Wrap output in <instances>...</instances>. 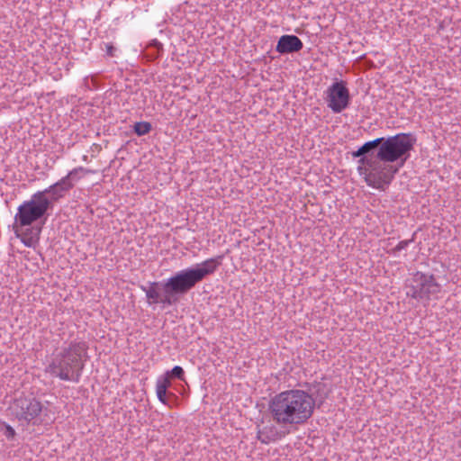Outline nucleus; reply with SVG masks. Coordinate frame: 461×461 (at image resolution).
Masks as SVG:
<instances>
[{"label":"nucleus","instance_id":"f257e3e1","mask_svg":"<svg viewBox=\"0 0 461 461\" xmlns=\"http://www.w3.org/2000/svg\"><path fill=\"white\" fill-rule=\"evenodd\" d=\"M314 409L313 396L302 389L281 392L268 402L273 421L282 428L305 424L312 416Z\"/></svg>","mask_w":461,"mask_h":461},{"label":"nucleus","instance_id":"9d476101","mask_svg":"<svg viewBox=\"0 0 461 461\" xmlns=\"http://www.w3.org/2000/svg\"><path fill=\"white\" fill-rule=\"evenodd\" d=\"M140 289L145 293L149 305L160 303L166 307L173 305L177 301V298H172L171 294L168 295L163 291V281L149 282L148 285H141Z\"/></svg>","mask_w":461,"mask_h":461},{"label":"nucleus","instance_id":"39448f33","mask_svg":"<svg viewBox=\"0 0 461 461\" xmlns=\"http://www.w3.org/2000/svg\"><path fill=\"white\" fill-rule=\"evenodd\" d=\"M382 162L377 158L370 157H362L358 160V174L364 177L367 185L376 189L389 185L398 171L397 167Z\"/></svg>","mask_w":461,"mask_h":461},{"label":"nucleus","instance_id":"9b49d317","mask_svg":"<svg viewBox=\"0 0 461 461\" xmlns=\"http://www.w3.org/2000/svg\"><path fill=\"white\" fill-rule=\"evenodd\" d=\"M277 424L269 423L262 427H258L257 438L262 444H270L278 441L285 436V432L280 429Z\"/></svg>","mask_w":461,"mask_h":461},{"label":"nucleus","instance_id":"6ab92c4d","mask_svg":"<svg viewBox=\"0 0 461 461\" xmlns=\"http://www.w3.org/2000/svg\"><path fill=\"white\" fill-rule=\"evenodd\" d=\"M4 434H5V436L6 437L7 439L13 440L14 438L15 435H16V432H15L14 429L12 426H10L9 424L5 423Z\"/></svg>","mask_w":461,"mask_h":461},{"label":"nucleus","instance_id":"6e6552de","mask_svg":"<svg viewBox=\"0 0 461 461\" xmlns=\"http://www.w3.org/2000/svg\"><path fill=\"white\" fill-rule=\"evenodd\" d=\"M441 290V285L433 275L416 272L410 283L407 294L420 301H428L436 296Z\"/></svg>","mask_w":461,"mask_h":461},{"label":"nucleus","instance_id":"a211bd4d","mask_svg":"<svg viewBox=\"0 0 461 461\" xmlns=\"http://www.w3.org/2000/svg\"><path fill=\"white\" fill-rule=\"evenodd\" d=\"M382 140H383V137L366 142L363 146H361L362 151H364V153L366 154L374 148H375L377 146L380 147Z\"/></svg>","mask_w":461,"mask_h":461},{"label":"nucleus","instance_id":"2eb2a0df","mask_svg":"<svg viewBox=\"0 0 461 461\" xmlns=\"http://www.w3.org/2000/svg\"><path fill=\"white\" fill-rule=\"evenodd\" d=\"M87 173H89V170L86 168L83 167H77L70 170L67 176H63L61 179L65 180L66 184L69 185L70 189H72L75 184Z\"/></svg>","mask_w":461,"mask_h":461},{"label":"nucleus","instance_id":"dca6fc26","mask_svg":"<svg viewBox=\"0 0 461 461\" xmlns=\"http://www.w3.org/2000/svg\"><path fill=\"white\" fill-rule=\"evenodd\" d=\"M152 129L149 122H138L134 124L133 130L138 136H144L148 134Z\"/></svg>","mask_w":461,"mask_h":461},{"label":"nucleus","instance_id":"20e7f679","mask_svg":"<svg viewBox=\"0 0 461 461\" xmlns=\"http://www.w3.org/2000/svg\"><path fill=\"white\" fill-rule=\"evenodd\" d=\"M218 258H208L191 267L176 272L169 278L163 280V291L172 298L185 294L207 276L212 274L218 267Z\"/></svg>","mask_w":461,"mask_h":461},{"label":"nucleus","instance_id":"4be33fe9","mask_svg":"<svg viewBox=\"0 0 461 461\" xmlns=\"http://www.w3.org/2000/svg\"><path fill=\"white\" fill-rule=\"evenodd\" d=\"M365 153L362 151V148L360 147L357 151L353 152V156L356 158L364 156Z\"/></svg>","mask_w":461,"mask_h":461},{"label":"nucleus","instance_id":"0eeeda50","mask_svg":"<svg viewBox=\"0 0 461 461\" xmlns=\"http://www.w3.org/2000/svg\"><path fill=\"white\" fill-rule=\"evenodd\" d=\"M12 414L21 422L36 425L40 415L43 412L42 403L32 396H19L14 399L11 407Z\"/></svg>","mask_w":461,"mask_h":461},{"label":"nucleus","instance_id":"f3484780","mask_svg":"<svg viewBox=\"0 0 461 461\" xmlns=\"http://www.w3.org/2000/svg\"><path fill=\"white\" fill-rule=\"evenodd\" d=\"M161 376H167V378L169 380H170V376L177 378L179 380H184V378H185V372H184V369L181 366H176L171 370L167 371Z\"/></svg>","mask_w":461,"mask_h":461},{"label":"nucleus","instance_id":"412c9836","mask_svg":"<svg viewBox=\"0 0 461 461\" xmlns=\"http://www.w3.org/2000/svg\"><path fill=\"white\" fill-rule=\"evenodd\" d=\"M105 53L108 57H113L115 55L116 49L112 43H105Z\"/></svg>","mask_w":461,"mask_h":461},{"label":"nucleus","instance_id":"1a4fd4ad","mask_svg":"<svg viewBox=\"0 0 461 461\" xmlns=\"http://www.w3.org/2000/svg\"><path fill=\"white\" fill-rule=\"evenodd\" d=\"M327 106L335 113L347 109L350 103L349 90L344 81L332 83L326 90Z\"/></svg>","mask_w":461,"mask_h":461},{"label":"nucleus","instance_id":"aec40b11","mask_svg":"<svg viewBox=\"0 0 461 461\" xmlns=\"http://www.w3.org/2000/svg\"><path fill=\"white\" fill-rule=\"evenodd\" d=\"M412 242V240H401L397 245L396 247L393 249V252L394 254L402 250V249H406L408 248V246Z\"/></svg>","mask_w":461,"mask_h":461},{"label":"nucleus","instance_id":"f8f14e48","mask_svg":"<svg viewBox=\"0 0 461 461\" xmlns=\"http://www.w3.org/2000/svg\"><path fill=\"white\" fill-rule=\"evenodd\" d=\"M303 47L302 41L295 35H283L279 38L276 50L280 54L300 51Z\"/></svg>","mask_w":461,"mask_h":461},{"label":"nucleus","instance_id":"423d86ee","mask_svg":"<svg viewBox=\"0 0 461 461\" xmlns=\"http://www.w3.org/2000/svg\"><path fill=\"white\" fill-rule=\"evenodd\" d=\"M415 141L416 139L410 133H398L387 139L383 138L377 152V158L388 163L401 160V166H403Z\"/></svg>","mask_w":461,"mask_h":461},{"label":"nucleus","instance_id":"f03ea898","mask_svg":"<svg viewBox=\"0 0 461 461\" xmlns=\"http://www.w3.org/2000/svg\"><path fill=\"white\" fill-rule=\"evenodd\" d=\"M88 345L83 340L64 343L51 356L45 373L61 381L77 383L88 359Z\"/></svg>","mask_w":461,"mask_h":461},{"label":"nucleus","instance_id":"ddd939ff","mask_svg":"<svg viewBox=\"0 0 461 461\" xmlns=\"http://www.w3.org/2000/svg\"><path fill=\"white\" fill-rule=\"evenodd\" d=\"M69 190V185L66 184L65 180L59 179L58 182L37 193H42L43 197H47L48 194H50V201L51 203L52 201L63 198Z\"/></svg>","mask_w":461,"mask_h":461},{"label":"nucleus","instance_id":"4468645a","mask_svg":"<svg viewBox=\"0 0 461 461\" xmlns=\"http://www.w3.org/2000/svg\"><path fill=\"white\" fill-rule=\"evenodd\" d=\"M171 385L170 380L167 376H158L156 381V394L158 401L167 405V388Z\"/></svg>","mask_w":461,"mask_h":461},{"label":"nucleus","instance_id":"7ed1b4c3","mask_svg":"<svg viewBox=\"0 0 461 461\" xmlns=\"http://www.w3.org/2000/svg\"><path fill=\"white\" fill-rule=\"evenodd\" d=\"M50 206L48 197L42 193H35L30 200L23 201L17 208L14 215V229L17 238L28 248H36L40 241L41 228L32 226L41 219Z\"/></svg>","mask_w":461,"mask_h":461}]
</instances>
